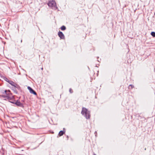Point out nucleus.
Segmentation results:
<instances>
[{
	"label": "nucleus",
	"mask_w": 155,
	"mask_h": 155,
	"mask_svg": "<svg viewBox=\"0 0 155 155\" xmlns=\"http://www.w3.org/2000/svg\"><path fill=\"white\" fill-rule=\"evenodd\" d=\"M48 5L49 6L52 8H53L56 9L57 8L56 3L54 1L52 0L51 1H49L48 3Z\"/></svg>",
	"instance_id": "nucleus-1"
},
{
	"label": "nucleus",
	"mask_w": 155,
	"mask_h": 155,
	"mask_svg": "<svg viewBox=\"0 0 155 155\" xmlns=\"http://www.w3.org/2000/svg\"><path fill=\"white\" fill-rule=\"evenodd\" d=\"M87 109L84 107H83L81 113L84 116L86 119H87Z\"/></svg>",
	"instance_id": "nucleus-2"
},
{
	"label": "nucleus",
	"mask_w": 155,
	"mask_h": 155,
	"mask_svg": "<svg viewBox=\"0 0 155 155\" xmlns=\"http://www.w3.org/2000/svg\"><path fill=\"white\" fill-rule=\"evenodd\" d=\"M8 83L11 84L12 86H13L14 87H16L18 89H19L20 88V86L18 85L12 81H9Z\"/></svg>",
	"instance_id": "nucleus-3"
},
{
	"label": "nucleus",
	"mask_w": 155,
	"mask_h": 155,
	"mask_svg": "<svg viewBox=\"0 0 155 155\" xmlns=\"http://www.w3.org/2000/svg\"><path fill=\"white\" fill-rule=\"evenodd\" d=\"M28 89L29 90L30 92L35 95H37V93L30 87L28 86Z\"/></svg>",
	"instance_id": "nucleus-4"
},
{
	"label": "nucleus",
	"mask_w": 155,
	"mask_h": 155,
	"mask_svg": "<svg viewBox=\"0 0 155 155\" xmlns=\"http://www.w3.org/2000/svg\"><path fill=\"white\" fill-rule=\"evenodd\" d=\"M58 35L61 39H64V36L62 32L59 31L58 32Z\"/></svg>",
	"instance_id": "nucleus-5"
},
{
	"label": "nucleus",
	"mask_w": 155,
	"mask_h": 155,
	"mask_svg": "<svg viewBox=\"0 0 155 155\" xmlns=\"http://www.w3.org/2000/svg\"><path fill=\"white\" fill-rule=\"evenodd\" d=\"M15 104L18 106L22 107H24L23 104L21 103L18 100L16 101L15 103Z\"/></svg>",
	"instance_id": "nucleus-6"
},
{
	"label": "nucleus",
	"mask_w": 155,
	"mask_h": 155,
	"mask_svg": "<svg viewBox=\"0 0 155 155\" xmlns=\"http://www.w3.org/2000/svg\"><path fill=\"white\" fill-rule=\"evenodd\" d=\"M10 91L9 90H5V91L4 92H3V94H5L6 95L9 97L10 94Z\"/></svg>",
	"instance_id": "nucleus-7"
},
{
	"label": "nucleus",
	"mask_w": 155,
	"mask_h": 155,
	"mask_svg": "<svg viewBox=\"0 0 155 155\" xmlns=\"http://www.w3.org/2000/svg\"><path fill=\"white\" fill-rule=\"evenodd\" d=\"M2 97L3 98H5V99H7L9 100L10 99L9 97L6 95L5 94L2 95Z\"/></svg>",
	"instance_id": "nucleus-8"
},
{
	"label": "nucleus",
	"mask_w": 155,
	"mask_h": 155,
	"mask_svg": "<svg viewBox=\"0 0 155 155\" xmlns=\"http://www.w3.org/2000/svg\"><path fill=\"white\" fill-rule=\"evenodd\" d=\"M65 131H64L62 130L60 131L58 135L60 136H62L63 135V134L64 133Z\"/></svg>",
	"instance_id": "nucleus-9"
},
{
	"label": "nucleus",
	"mask_w": 155,
	"mask_h": 155,
	"mask_svg": "<svg viewBox=\"0 0 155 155\" xmlns=\"http://www.w3.org/2000/svg\"><path fill=\"white\" fill-rule=\"evenodd\" d=\"M61 29L62 30H65L66 29V28L65 26L64 25L62 26L61 28Z\"/></svg>",
	"instance_id": "nucleus-10"
},
{
	"label": "nucleus",
	"mask_w": 155,
	"mask_h": 155,
	"mask_svg": "<svg viewBox=\"0 0 155 155\" xmlns=\"http://www.w3.org/2000/svg\"><path fill=\"white\" fill-rule=\"evenodd\" d=\"M16 87H12V90L14 91V92L16 93V94H17V91H16Z\"/></svg>",
	"instance_id": "nucleus-11"
},
{
	"label": "nucleus",
	"mask_w": 155,
	"mask_h": 155,
	"mask_svg": "<svg viewBox=\"0 0 155 155\" xmlns=\"http://www.w3.org/2000/svg\"><path fill=\"white\" fill-rule=\"evenodd\" d=\"M151 34L153 37H155V32L154 31L151 32Z\"/></svg>",
	"instance_id": "nucleus-12"
},
{
	"label": "nucleus",
	"mask_w": 155,
	"mask_h": 155,
	"mask_svg": "<svg viewBox=\"0 0 155 155\" xmlns=\"http://www.w3.org/2000/svg\"><path fill=\"white\" fill-rule=\"evenodd\" d=\"M4 79L5 81L7 82H8L9 81V80L8 79L4 77Z\"/></svg>",
	"instance_id": "nucleus-13"
},
{
	"label": "nucleus",
	"mask_w": 155,
	"mask_h": 155,
	"mask_svg": "<svg viewBox=\"0 0 155 155\" xmlns=\"http://www.w3.org/2000/svg\"><path fill=\"white\" fill-rule=\"evenodd\" d=\"M90 117V112L88 111V119H89Z\"/></svg>",
	"instance_id": "nucleus-14"
},
{
	"label": "nucleus",
	"mask_w": 155,
	"mask_h": 155,
	"mask_svg": "<svg viewBox=\"0 0 155 155\" xmlns=\"http://www.w3.org/2000/svg\"><path fill=\"white\" fill-rule=\"evenodd\" d=\"M131 86V89H132L134 87V86L133 85H132V84H130L129 85V87H130Z\"/></svg>",
	"instance_id": "nucleus-15"
},
{
	"label": "nucleus",
	"mask_w": 155,
	"mask_h": 155,
	"mask_svg": "<svg viewBox=\"0 0 155 155\" xmlns=\"http://www.w3.org/2000/svg\"><path fill=\"white\" fill-rule=\"evenodd\" d=\"M69 91L71 93H73V91L71 88H70Z\"/></svg>",
	"instance_id": "nucleus-16"
},
{
	"label": "nucleus",
	"mask_w": 155,
	"mask_h": 155,
	"mask_svg": "<svg viewBox=\"0 0 155 155\" xmlns=\"http://www.w3.org/2000/svg\"><path fill=\"white\" fill-rule=\"evenodd\" d=\"M10 102L12 104H15V102H14V101H10Z\"/></svg>",
	"instance_id": "nucleus-17"
},
{
	"label": "nucleus",
	"mask_w": 155,
	"mask_h": 155,
	"mask_svg": "<svg viewBox=\"0 0 155 155\" xmlns=\"http://www.w3.org/2000/svg\"><path fill=\"white\" fill-rule=\"evenodd\" d=\"M94 134H95V136H96V135L97 134V132L96 131H95V132H94Z\"/></svg>",
	"instance_id": "nucleus-18"
},
{
	"label": "nucleus",
	"mask_w": 155,
	"mask_h": 155,
	"mask_svg": "<svg viewBox=\"0 0 155 155\" xmlns=\"http://www.w3.org/2000/svg\"><path fill=\"white\" fill-rule=\"evenodd\" d=\"M41 70H43V68H41Z\"/></svg>",
	"instance_id": "nucleus-19"
},
{
	"label": "nucleus",
	"mask_w": 155,
	"mask_h": 155,
	"mask_svg": "<svg viewBox=\"0 0 155 155\" xmlns=\"http://www.w3.org/2000/svg\"><path fill=\"white\" fill-rule=\"evenodd\" d=\"M97 61H98V62H100V61H99V60H97Z\"/></svg>",
	"instance_id": "nucleus-20"
},
{
	"label": "nucleus",
	"mask_w": 155,
	"mask_h": 155,
	"mask_svg": "<svg viewBox=\"0 0 155 155\" xmlns=\"http://www.w3.org/2000/svg\"><path fill=\"white\" fill-rule=\"evenodd\" d=\"M97 64H96V67H98V66H97Z\"/></svg>",
	"instance_id": "nucleus-21"
},
{
	"label": "nucleus",
	"mask_w": 155,
	"mask_h": 155,
	"mask_svg": "<svg viewBox=\"0 0 155 155\" xmlns=\"http://www.w3.org/2000/svg\"><path fill=\"white\" fill-rule=\"evenodd\" d=\"M22 40H21V42H22Z\"/></svg>",
	"instance_id": "nucleus-22"
},
{
	"label": "nucleus",
	"mask_w": 155,
	"mask_h": 155,
	"mask_svg": "<svg viewBox=\"0 0 155 155\" xmlns=\"http://www.w3.org/2000/svg\"><path fill=\"white\" fill-rule=\"evenodd\" d=\"M94 155H95V154H94Z\"/></svg>",
	"instance_id": "nucleus-23"
}]
</instances>
